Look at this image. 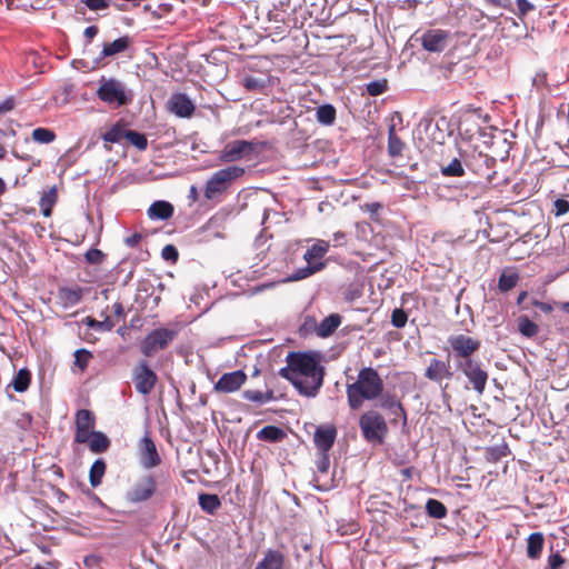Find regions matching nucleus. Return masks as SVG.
<instances>
[{
    "label": "nucleus",
    "instance_id": "nucleus-8",
    "mask_svg": "<svg viewBox=\"0 0 569 569\" xmlns=\"http://www.w3.org/2000/svg\"><path fill=\"white\" fill-rule=\"evenodd\" d=\"M448 343L457 362L472 358L481 347V341L478 338L465 333L450 336Z\"/></svg>",
    "mask_w": 569,
    "mask_h": 569
},
{
    "label": "nucleus",
    "instance_id": "nucleus-24",
    "mask_svg": "<svg viewBox=\"0 0 569 569\" xmlns=\"http://www.w3.org/2000/svg\"><path fill=\"white\" fill-rule=\"evenodd\" d=\"M173 206L163 200L154 201L148 209L151 219L168 220L173 216Z\"/></svg>",
    "mask_w": 569,
    "mask_h": 569
},
{
    "label": "nucleus",
    "instance_id": "nucleus-57",
    "mask_svg": "<svg viewBox=\"0 0 569 569\" xmlns=\"http://www.w3.org/2000/svg\"><path fill=\"white\" fill-rule=\"evenodd\" d=\"M83 2L93 11L103 10L109 7V0H83Z\"/></svg>",
    "mask_w": 569,
    "mask_h": 569
},
{
    "label": "nucleus",
    "instance_id": "nucleus-19",
    "mask_svg": "<svg viewBox=\"0 0 569 569\" xmlns=\"http://www.w3.org/2000/svg\"><path fill=\"white\" fill-rule=\"evenodd\" d=\"M169 110L179 118H190L196 107L186 93H174L168 101Z\"/></svg>",
    "mask_w": 569,
    "mask_h": 569
},
{
    "label": "nucleus",
    "instance_id": "nucleus-16",
    "mask_svg": "<svg viewBox=\"0 0 569 569\" xmlns=\"http://www.w3.org/2000/svg\"><path fill=\"white\" fill-rule=\"evenodd\" d=\"M449 39V31L430 29L421 36V46L429 52H441L447 47Z\"/></svg>",
    "mask_w": 569,
    "mask_h": 569
},
{
    "label": "nucleus",
    "instance_id": "nucleus-6",
    "mask_svg": "<svg viewBox=\"0 0 569 569\" xmlns=\"http://www.w3.org/2000/svg\"><path fill=\"white\" fill-rule=\"evenodd\" d=\"M178 331L168 328H158L150 331L140 343L141 353L149 358L158 351L164 350L176 339Z\"/></svg>",
    "mask_w": 569,
    "mask_h": 569
},
{
    "label": "nucleus",
    "instance_id": "nucleus-36",
    "mask_svg": "<svg viewBox=\"0 0 569 569\" xmlns=\"http://www.w3.org/2000/svg\"><path fill=\"white\" fill-rule=\"evenodd\" d=\"M325 267H326V263H319V264H315V266L307 264L303 268L297 269L292 274H290L288 277V280L289 281H299V280L306 279V278L321 271L322 269H325Z\"/></svg>",
    "mask_w": 569,
    "mask_h": 569
},
{
    "label": "nucleus",
    "instance_id": "nucleus-48",
    "mask_svg": "<svg viewBox=\"0 0 569 569\" xmlns=\"http://www.w3.org/2000/svg\"><path fill=\"white\" fill-rule=\"evenodd\" d=\"M408 321L406 311L401 308H397L391 313V323L396 328H403Z\"/></svg>",
    "mask_w": 569,
    "mask_h": 569
},
{
    "label": "nucleus",
    "instance_id": "nucleus-39",
    "mask_svg": "<svg viewBox=\"0 0 569 569\" xmlns=\"http://www.w3.org/2000/svg\"><path fill=\"white\" fill-rule=\"evenodd\" d=\"M519 276L517 272H502L498 280V288L502 292H507L517 286Z\"/></svg>",
    "mask_w": 569,
    "mask_h": 569
},
{
    "label": "nucleus",
    "instance_id": "nucleus-33",
    "mask_svg": "<svg viewBox=\"0 0 569 569\" xmlns=\"http://www.w3.org/2000/svg\"><path fill=\"white\" fill-rule=\"evenodd\" d=\"M198 500L200 508L209 515H214L221 507V501L217 495L201 493Z\"/></svg>",
    "mask_w": 569,
    "mask_h": 569
},
{
    "label": "nucleus",
    "instance_id": "nucleus-20",
    "mask_svg": "<svg viewBox=\"0 0 569 569\" xmlns=\"http://www.w3.org/2000/svg\"><path fill=\"white\" fill-rule=\"evenodd\" d=\"M337 438V429L333 426H321L316 429L313 441L320 452H328Z\"/></svg>",
    "mask_w": 569,
    "mask_h": 569
},
{
    "label": "nucleus",
    "instance_id": "nucleus-1",
    "mask_svg": "<svg viewBox=\"0 0 569 569\" xmlns=\"http://www.w3.org/2000/svg\"><path fill=\"white\" fill-rule=\"evenodd\" d=\"M287 366L279 375L290 381L298 392L306 397H316L322 383L325 370L317 355L310 352H289Z\"/></svg>",
    "mask_w": 569,
    "mask_h": 569
},
{
    "label": "nucleus",
    "instance_id": "nucleus-37",
    "mask_svg": "<svg viewBox=\"0 0 569 569\" xmlns=\"http://www.w3.org/2000/svg\"><path fill=\"white\" fill-rule=\"evenodd\" d=\"M126 133L127 129H124L123 126L120 122H118L102 134V139L106 142L118 143L123 138L126 139Z\"/></svg>",
    "mask_w": 569,
    "mask_h": 569
},
{
    "label": "nucleus",
    "instance_id": "nucleus-26",
    "mask_svg": "<svg viewBox=\"0 0 569 569\" xmlns=\"http://www.w3.org/2000/svg\"><path fill=\"white\" fill-rule=\"evenodd\" d=\"M406 144L396 132V126L392 123L388 129V154L391 158L402 156Z\"/></svg>",
    "mask_w": 569,
    "mask_h": 569
},
{
    "label": "nucleus",
    "instance_id": "nucleus-63",
    "mask_svg": "<svg viewBox=\"0 0 569 569\" xmlns=\"http://www.w3.org/2000/svg\"><path fill=\"white\" fill-rule=\"evenodd\" d=\"M329 465H330V461H329L328 452H321V459L319 460V462L317 465L318 471H320L322 473L327 472L329 469Z\"/></svg>",
    "mask_w": 569,
    "mask_h": 569
},
{
    "label": "nucleus",
    "instance_id": "nucleus-12",
    "mask_svg": "<svg viewBox=\"0 0 569 569\" xmlns=\"http://www.w3.org/2000/svg\"><path fill=\"white\" fill-rule=\"evenodd\" d=\"M254 150V143L247 140H233L228 142L219 153V160L230 163L241 160Z\"/></svg>",
    "mask_w": 569,
    "mask_h": 569
},
{
    "label": "nucleus",
    "instance_id": "nucleus-5",
    "mask_svg": "<svg viewBox=\"0 0 569 569\" xmlns=\"http://www.w3.org/2000/svg\"><path fill=\"white\" fill-rule=\"evenodd\" d=\"M359 428L362 437L368 442L382 443L387 433L388 425L383 416L377 410H368L359 418Z\"/></svg>",
    "mask_w": 569,
    "mask_h": 569
},
{
    "label": "nucleus",
    "instance_id": "nucleus-21",
    "mask_svg": "<svg viewBox=\"0 0 569 569\" xmlns=\"http://www.w3.org/2000/svg\"><path fill=\"white\" fill-rule=\"evenodd\" d=\"M330 244L328 241L317 240L303 254V259L309 266L325 263L322 259L328 253Z\"/></svg>",
    "mask_w": 569,
    "mask_h": 569
},
{
    "label": "nucleus",
    "instance_id": "nucleus-35",
    "mask_svg": "<svg viewBox=\"0 0 569 569\" xmlns=\"http://www.w3.org/2000/svg\"><path fill=\"white\" fill-rule=\"evenodd\" d=\"M106 469L107 465L103 459H97L92 463L89 472V480L92 487H98L101 483Z\"/></svg>",
    "mask_w": 569,
    "mask_h": 569
},
{
    "label": "nucleus",
    "instance_id": "nucleus-64",
    "mask_svg": "<svg viewBox=\"0 0 569 569\" xmlns=\"http://www.w3.org/2000/svg\"><path fill=\"white\" fill-rule=\"evenodd\" d=\"M142 239V236L138 232L131 234L130 237L126 238L124 242L128 247L134 248L137 247Z\"/></svg>",
    "mask_w": 569,
    "mask_h": 569
},
{
    "label": "nucleus",
    "instance_id": "nucleus-56",
    "mask_svg": "<svg viewBox=\"0 0 569 569\" xmlns=\"http://www.w3.org/2000/svg\"><path fill=\"white\" fill-rule=\"evenodd\" d=\"M17 101L13 97H8L0 101V116H3L14 109Z\"/></svg>",
    "mask_w": 569,
    "mask_h": 569
},
{
    "label": "nucleus",
    "instance_id": "nucleus-27",
    "mask_svg": "<svg viewBox=\"0 0 569 569\" xmlns=\"http://www.w3.org/2000/svg\"><path fill=\"white\" fill-rule=\"evenodd\" d=\"M58 201V189L56 186L44 190L40 198L39 204L41 208V212L44 217H50L52 213V209Z\"/></svg>",
    "mask_w": 569,
    "mask_h": 569
},
{
    "label": "nucleus",
    "instance_id": "nucleus-59",
    "mask_svg": "<svg viewBox=\"0 0 569 569\" xmlns=\"http://www.w3.org/2000/svg\"><path fill=\"white\" fill-rule=\"evenodd\" d=\"M363 210L370 213V217L372 220H378L375 216L379 212V210L382 208L380 202H370L363 204Z\"/></svg>",
    "mask_w": 569,
    "mask_h": 569
},
{
    "label": "nucleus",
    "instance_id": "nucleus-14",
    "mask_svg": "<svg viewBox=\"0 0 569 569\" xmlns=\"http://www.w3.org/2000/svg\"><path fill=\"white\" fill-rule=\"evenodd\" d=\"M455 376L449 360L432 358L425 370V377L442 387L443 380H451Z\"/></svg>",
    "mask_w": 569,
    "mask_h": 569
},
{
    "label": "nucleus",
    "instance_id": "nucleus-49",
    "mask_svg": "<svg viewBox=\"0 0 569 569\" xmlns=\"http://www.w3.org/2000/svg\"><path fill=\"white\" fill-rule=\"evenodd\" d=\"M566 562L567 559L563 558L560 553H551L548 557L547 566L545 569H560Z\"/></svg>",
    "mask_w": 569,
    "mask_h": 569
},
{
    "label": "nucleus",
    "instance_id": "nucleus-62",
    "mask_svg": "<svg viewBox=\"0 0 569 569\" xmlns=\"http://www.w3.org/2000/svg\"><path fill=\"white\" fill-rule=\"evenodd\" d=\"M17 425L21 429H28L32 426V416L30 413H22L20 418L17 420Z\"/></svg>",
    "mask_w": 569,
    "mask_h": 569
},
{
    "label": "nucleus",
    "instance_id": "nucleus-61",
    "mask_svg": "<svg viewBox=\"0 0 569 569\" xmlns=\"http://www.w3.org/2000/svg\"><path fill=\"white\" fill-rule=\"evenodd\" d=\"M516 2L520 16H526L535 8L528 0H516Z\"/></svg>",
    "mask_w": 569,
    "mask_h": 569
},
{
    "label": "nucleus",
    "instance_id": "nucleus-42",
    "mask_svg": "<svg viewBox=\"0 0 569 569\" xmlns=\"http://www.w3.org/2000/svg\"><path fill=\"white\" fill-rule=\"evenodd\" d=\"M242 398L251 402L264 403L273 399V392L267 391L263 393L259 390H246Z\"/></svg>",
    "mask_w": 569,
    "mask_h": 569
},
{
    "label": "nucleus",
    "instance_id": "nucleus-32",
    "mask_svg": "<svg viewBox=\"0 0 569 569\" xmlns=\"http://www.w3.org/2000/svg\"><path fill=\"white\" fill-rule=\"evenodd\" d=\"M337 111L332 104L319 106L316 110L317 121L323 126H331L336 121Z\"/></svg>",
    "mask_w": 569,
    "mask_h": 569
},
{
    "label": "nucleus",
    "instance_id": "nucleus-43",
    "mask_svg": "<svg viewBox=\"0 0 569 569\" xmlns=\"http://www.w3.org/2000/svg\"><path fill=\"white\" fill-rule=\"evenodd\" d=\"M31 381V376L28 370H20L12 381V387L18 392H23L28 389Z\"/></svg>",
    "mask_w": 569,
    "mask_h": 569
},
{
    "label": "nucleus",
    "instance_id": "nucleus-30",
    "mask_svg": "<svg viewBox=\"0 0 569 569\" xmlns=\"http://www.w3.org/2000/svg\"><path fill=\"white\" fill-rule=\"evenodd\" d=\"M286 436L287 435L283 429L272 425L263 427L257 433V438L259 440L269 442L282 441L286 438Z\"/></svg>",
    "mask_w": 569,
    "mask_h": 569
},
{
    "label": "nucleus",
    "instance_id": "nucleus-15",
    "mask_svg": "<svg viewBox=\"0 0 569 569\" xmlns=\"http://www.w3.org/2000/svg\"><path fill=\"white\" fill-rule=\"evenodd\" d=\"M247 381L243 370L223 373L214 383L213 389L218 393H232L238 391Z\"/></svg>",
    "mask_w": 569,
    "mask_h": 569
},
{
    "label": "nucleus",
    "instance_id": "nucleus-41",
    "mask_svg": "<svg viewBox=\"0 0 569 569\" xmlns=\"http://www.w3.org/2000/svg\"><path fill=\"white\" fill-rule=\"evenodd\" d=\"M82 325L89 326V328H92L97 331H111L114 327L113 322L109 317H106L104 320L98 321L93 319L92 317H86L82 321Z\"/></svg>",
    "mask_w": 569,
    "mask_h": 569
},
{
    "label": "nucleus",
    "instance_id": "nucleus-2",
    "mask_svg": "<svg viewBox=\"0 0 569 569\" xmlns=\"http://www.w3.org/2000/svg\"><path fill=\"white\" fill-rule=\"evenodd\" d=\"M383 380L378 371L371 367L359 370L357 380L348 383L346 388L347 400L350 409H360L365 401L376 400L383 391Z\"/></svg>",
    "mask_w": 569,
    "mask_h": 569
},
{
    "label": "nucleus",
    "instance_id": "nucleus-40",
    "mask_svg": "<svg viewBox=\"0 0 569 569\" xmlns=\"http://www.w3.org/2000/svg\"><path fill=\"white\" fill-rule=\"evenodd\" d=\"M518 329L520 333L527 338L535 337L539 331L538 326L526 316L519 318Z\"/></svg>",
    "mask_w": 569,
    "mask_h": 569
},
{
    "label": "nucleus",
    "instance_id": "nucleus-25",
    "mask_svg": "<svg viewBox=\"0 0 569 569\" xmlns=\"http://www.w3.org/2000/svg\"><path fill=\"white\" fill-rule=\"evenodd\" d=\"M545 546V537L541 532H532L527 539V556L530 559H539Z\"/></svg>",
    "mask_w": 569,
    "mask_h": 569
},
{
    "label": "nucleus",
    "instance_id": "nucleus-47",
    "mask_svg": "<svg viewBox=\"0 0 569 569\" xmlns=\"http://www.w3.org/2000/svg\"><path fill=\"white\" fill-rule=\"evenodd\" d=\"M91 358L92 355L90 351L86 349H79L74 352V365L81 370H84Z\"/></svg>",
    "mask_w": 569,
    "mask_h": 569
},
{
    "label": "nucleus",
    "instance_id": "nucleus-7",
    "mask_svg": "<svg viewBox=\"0 0 569 569\" xmlns=\"http://www.w3.org/2000/svg\"><path fill=\"white\" fill-rule=\"evenodd\" d=\"M97 96L108 104L126 106L131 101V96L127 93L123 84L116 79H102Z\"/></svg>",
    "mask_w": 569,
    "mask_h": 569
},
{
    "label": "nucleus",
    "instance_id": "nucleus-44",
    "mask_svg": "<svg viewBox=\"0 0 569 569\" xmlns=\"http://www.w3.org/2000/svg\"><path fill=\"white\" fill-rule=\"evenodd\" d=\"M126 139L140 151L148 148L147 137L138 131L127 130Z\"/></svg>",
    "mask_w": 569,
    "mask_h": 569
},
{
    "label": "nucleus",
    "instance_id": "nucleus-22",
    "mask_svg": "<svg viewBox=\"0 0 569 569\" xmlns=\"http://www.w3.org/2000/svg\"><path fill=\"white\" fill-rule=\"evenodd\" d=\"M284 556L279 550L269 549L254 569H283Z\"/></svg>",
    "mask_w": 569,
    "mask_h": 569
},
{
    "label": "nucleus",
    "instance_id": "nucleus-53",
    "mask_svg": "<svg viewBox=\"0 0 569 569\" xmlns=\"http://www.w3.org/2000/svg\"><path fill=\"white\" fill-rule=\"evenodd\" d=\"M34 0H9L8 7L10 9H23L29 10L33 8Z\"/></svg>",
    "mask_w": 569,
    "mask_h": 569
},
{
    "label": "nucleus",
    "instance_id": "nucleus-34",
    "mask_svg": "<svg viewBox=\"0 0 569 569\" xmlns=\"http://www.w3.org/2000/svg\"><path fill=\"white\" fill-rule=\"evenodd\" d=\"M510 455L508 443L502 440L500 445L491 446L486 450V458L489 462H498L500 459Z\"/></svg>",
    "mask_w": 569,
    "mask_h": 569
},
{
    "label": "nucleus",
    "instance_id": "nucleus-3",
    "mask_svg": "<svg viewBox=\"0 0 569 569\" xmlns=\"http://www.w3.org/2000/svg\"><path fill=\"white\" fill-rule=\"evenodd\" d=\"M496 160L488 154L479 152L472 159L467 160L466 157L459 152V157H455L448 164H442L440 172L445 177H462L465 176V166L472 170L477 176L485 178L488 184L496 186L497 171L492 169Z\"/></svg>",
    "mask_w": 569,
    "mask_h": 569
},
{
    "label": "nucleus",
    "instance_id": "nucleus-13",
    "mask_svg": "<svg viewBox=\"0 0 569 569\" xmlns=\"http://www.w3.org/2000/svg\"><path fill=\"white\" fill-rule=\"evenodd\" d=\"M157 490V482L151 475L141 477L128 491L127 499L138 503L149 500Z\"/></svg>",
    "mask_w": 569,
    "mask_h": 569
},
{
    "label": "nucleus",
    "instance_id": "nucleus-23",
    "mask_svg": "<svg viewBox=\"0 0 569 569\" xmlns=\"http://www.w3.org/2000/svg\"><path fill=\"white\" fill-rule=\"evenodd\" d=\"M341 316L339 313H331L326 317L317 327V336L320 338L330 337L341 325Z\"/></svg>",
    "mask_w": 569,
    "mask_h": 569
},
{
    "label": "nucleus",
    "instance_id": "nucleus-60",
    "mask_svg": "<svg viewBox=\"0 0 569 569\" xmlns=\"http://www.w3.org/2000/svg\"><path fill=\"white\" fill-rule=\"evenodd\" d=\"M92 328H89V326H84V328H79V335L82 339H84L88 342H96L97 337L91 332Z\"/></svg>",
    "mask_w": 569,
    "mask_h": 569
},
{
    "label": "nucleus",
    "instance_id": "nucleus-52",
    "mask_svg": "<svg viewBox=\"0 0 569 569\" xmlns=\"http://www.w3.org/2000/svg\"><path fill=\"white\" fill-rule=\"evenodd\" d=\"M318 322L315 317H306L303 323L300 327V331L305 333L315 332L317 335Z\"/></svg>",
    "mask_w": 569,
    "mask_h": 569
},
{
    "label": "nucleus",
    "instance_id": "nucleus-17",
    "mask_svg": "<svg viewBox=\"0 0 569 569\" xmlns=\"http://www.w3.org/2000/svg\"><path fill=\"white\" fill-rule=\"evenodd\" d=\"M139 456L142 466L147 469L154 468L161 463L156 443L148 433L139 441Z\"/></svg>",
    "mask_w": 569,
    "mask_h": 569
},
{
    "label": "nucleus",
    "instance_id": "nucleus-58",
    "mask_svg": "<svg viewBox=\"0 0 569 569\" xmlns=\"http://www.w3.org/2000/svg\"><path fill=\"white\" fill-rule=\"evenodd\" d=\"M100 562H101V557L98 555H93V553L86 556L83 559V565L88 569L98 568L100 566Z\"/></svg>",
    "mask_w": 569,
    "mask_h": 569
},
{
    "label": "nucleus",
    "instance_id": "nucleus-38",
    "mask_svg": "<svg viewBox=\"0 0 569 569\" xmlns=\"http://www.w3.org/2000/svg\"><path fill=\"white\" fill-rule=\"evenodd\" d=\"M427 513L435 519H442L447 516V507L437 499H429L426 503Z\"/></svg>",
    "mask_w": 569,
    "mask_h": 569
},
{
    "label": "nucleus",
    "instance_id": "nucleus-28",
    "mask_svg": "<svg viewBox=\"0 0 569 569\" xmlns=\"http://www.w3.org/2000/svg\"><path fill=\"white\" fill-rule=\"evenodd\" d=\"M58 296L64 307H73L81 301L83 292L80 287L76 286L72 288H61Z\"/></svg>",
    "mask_w": 569,
    "mask_h": 569
},
{
    "label": "nucleus",
    "instance_id": "nucleus-45",
    "mask_svg": "<svg viewBox=\"0 0 569 569\" xmlns=\"http://www.w3.org/2000/svg\"><path fill=\"white\" fill-rule=\"evenodd\" d=\"M241 83L248 91L256 92L262 91L267 87L266 80L252 76H246Z\"/></svg>",
    "mask_w": 569,
    "mask_h": 569
},
{
    "label": "nucleus",
    "instance_id": "nucleus-10",
    "mask_svg": "<svg viewBox=\"0 0 569 569\" xmlns=\"http://www.w3.org/2000/svg\"><path fill=\"white\" fill-rule=\"evenodd\" d=\"M132 381L137 392L147 396L153 390L158 381V377L149 367L148 362L146 360H141L133 369Z\"/></svg>",
    "mask_w": 569,
    "mask_h": 569
},
{
    "label": "nucleus",
    "instance_id": "nucleus-4",
    "mask_svg": "<svg viewBox=\"0 0 569 569\" xmlns=\"http://www.w3.org/2000/svg\"><path fill=\"white\" fill-rule=\"evenodd\" d=\"M244 174V169L239 166H229L212 173L204 186V198L212 200L227 192L233 181Z\"/></svg>",
    "mask_w": 569,
    "mask_h": 569
},
{
    "label": "nucleus",
    "instance_id": "nucleus-46",
    "mask_svg": "<svg viewBox=\"0 0 569 569\" xmlns=\"http://www.w3.org/2000/svg\"><path fill=\"white\" fill-rule=\"evenodd\" d=\"M387 89H388V81L385 78L371 81V82L367 83V86H366V90H367L368 94H370L372 97H377V96L385 93L387 91Z\"/></svg>",
    "mask_w": 569,
    "mask_h": 569
},
{
    "label": "nucleus",
    "instance_id": "nucleus-18",
    "mask_svg": "<svg viewBox=\"0 0 569 569\" xmlns=\"http://www.w3.org/2000/svg\"><path fill=\"white\" fill-rule=\"evenodd\" d=\"M377 399L380 409L389 411L395 416L392 422H396L398 418L402 419L403 423L407 422V411L396 393L382 392Z\"/></svg>",
    "mask_w": 569,
    "mask_h": 569
},
{
    "label": "nucleus",
    "instance_id": "nucleus-55",
    "mask_svg": "<svg viewBox=\"0 0 569 569\" xmlns=\"http://www.w3.org/2000/svg\"><path fill=\"white\" fill-rule=\"evenodd\" d=\"M104 254L99 249H90L86 253V259L90 263H101Z\"/></svg>",
    "mask_w": 569,
    "mask_h": 569
},
{
    "label": "nucleus",
    "instance_id": "nucleus-11",
    "mask_svg": "<svg viewBox=\"0 0 569 569\" xmlns=\"http://www.w3.org/2000/svg\"><path fill=\"white\" fill-rule=\"evenodd\" d=\"M76 432L74 442L87 443L94 432L96 416L88 409H80L74 416Z\"/></svg>",
    "mask_w": 569,
    "mask_h": 569
},
{
    "label": "nucleus",
    "instance_id": "nucleus-50",
    "mask_svg": "<svg viewBox=\"0 0 569 569\" xmlns=\"http://www.w3.org/2000/svg\"><path fill=\"white\" fill-rule=\"evenodd\" d=\"M161 256L167 261L176 262L179 258V252L173 244H167L163 247Z\"/></svg>",
    "mask_w": 569,
    "mask_h": 569
},
{
    "label": "nucleus",
    "instance_id": "nucleus-54",
    "mask_svg": "<svg viewBox=\"0 0 569 569\" xmlns=\"http://www.w3.org/2000/svg\"><path fill=\"white\" fill-rule=\"evenodd\" d=\"M553 207H555V214L557 217L563 216L569 212V201L566 199H562V198L557 199L553 202Z\"/></svg>",
    "mask_w": 569,
    "mask_h": 569
},
{
    "label": "nucleus",
    "instance_id": "nucleus-31",
    "mask_svg": "<svg viewBox=\"0 0 569 569\" xmlns=\"http://www.w3.org/2000/svg\"><path fill=\"white\" fill-rule=\"evenodd\" d=\"M87 443L93 453H103L111 445L110 439L101 431L92 432Z\"/></svg>",
    "mask_w": 569,
    "mask_h": 569
},
{
    "label": "nucleus",
    "instance_id": "nucleus-9",
    "mask_svg": "<svg viewBox=\"0 0 569 569\" xmlns=\"http://www.w3.org/2000/svg\"><path fill=\"white\" fill-rule=\"evenodd\" d=\"M457 367L468 378L472 388L481 395L487 385L488 372L481 368L480 362L470 358L463 361H458Z\"/></svg>",
    "mask_w": 569,
    "mask_h": 569
},
{
    "label": "nucleus",
    "instance_id": "nucleus-29",
    "mask_svg": "<svg viewBox=\"0 0 569 569\" xmlns=\"http://www.w3.org/2000/svg\"><path fill=\"white\" fill-rule=\"evenodd\" d=\"M130 44V38L128 36L120 37L110 43H104L101 58L112 57L121 53L128 49Z\"/></svg>",
    "mask_w": 569,
    "mask_h": 569
},
{
    "label": "nucleus",
    "instance_id": "nucleus-51",
    "mask_svg": "<svg viewBox=\"0 0 569 569\" xmlns=\"http://www.w3.org/2000/svg\"><path fill=\"white\" fill-rule=\"evenodd\" d=\"M56 139V133L46 128H38V143H50Z\"/></svg>",
    "mask_w": 569,
    "mask_h": 569
}]
</instances>
